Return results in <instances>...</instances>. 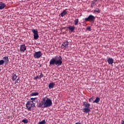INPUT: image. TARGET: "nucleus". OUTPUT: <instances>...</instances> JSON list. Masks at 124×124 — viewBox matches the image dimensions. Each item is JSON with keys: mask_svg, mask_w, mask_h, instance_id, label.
I'll use <instances>...</instances> for the list:
<instances>
[{"mask_svg": "<svg viewBox=\"0 0 124 124\" xmlns=\"http://www.w3.org/2000/svg\"><path fill=\"white\" fill-rule=\"evenodd\" d=\"M52 100L46 96L42 99L41 102L37 105L38 108H48L52 106Z\"/></svg>", "mask_w": 124, "mask_h": 124, "instance_id": "f257e3e1", "label": "nucleus"}, {"mask_svg": "<svg viewBox=\"0 0 124 124\" xmlns=\"http://www.w3.org/2000/svg\"><path fill=\"white\" fill-rule=\"evenodd\" d=\"M62 64V58L61 55H58L52 58L49 62V66L51 65H57L60 66Z\"/></svg>", "mask_w": 124, "mask_h": 124, "instance_id": "f03ea898", "label": "nucleus"}, {"mask_svg": "<svg viewBox=\"0 0 124 124\" xmlns=\"http://www.w3.org/2000/svg\"><path fill=\"white\" fill-rule=\"evenodd\" d=\"M83 112L84 113H89L91 112V104L88 102V101L83 102Z\"/></svg>", "mask_w": 124, "mask_h": 124, "instance_id": "7ed1b4c3", "label": "nucleus"}, {"mask_svg": "<svg viewBox=\"0 0 124 124\" xmlns=\"http://www.w3.org/2000/svg\"><path fill=\"white\" fill-rule=\"evenodd\" d=\"M26 108L28 111H32L34 110V108L35 107V104L33 102H30V100L27 102L26 105Z\"/></svg>", "mask_w": 124, "mask_h": 124, "instance_id": "20e7f679", "label": "nucleus"}, {"mask_svg": "<svg viewBox=\"0 0 124 124\" xmlns=\"http://www.w3.org/2000/svg\"><path fill=\"white\" fill-rule=\"evenodd\" d=\"M94 20H95V17L92 15H90L88 17L85 18L86 22H94Z\"/></svg>", "mask_w": 124, "mask_h": 124, "instance_id": "39448f33", "label": "nucleus"}, {"mask_svg": "<svg viewBox=\"0 0 124 124\" xmlns=\"http://www.w3.org/2000/svg\"><path fill=\"white\" fill-rule=\"evenodd\" d=\"M43 53L41 51H36L34 53L33 57L35 59H39V58L42 57Z\"/></svg>", "mask_w": 124, "mask_h": 124, "instance_id": "423d86ee", "label": "nucleus"}, {"mask_svg": "<svg viewBox=\"0 0 124 124\" xmlns=\"http://www.w3.org/2000/svg\"><path fill=\"white\" fill-rule=\"evenodd\" d=\"M69 45V42L68 41L64 42L62 43L61 46V48L65 50L67 48H68V46Z\"/></svg>", "mask_w": 124, "mask_h": 124, "instance_id": "0eeeda50", "label": "nucleus"}, {"mask_svg": "<svg viewBox=\"0 0 124 124\" xmlns=\"http://www.w3.org/2000/svg\"><path fill=\"white\" fill-rule=\"evenodd\" d=\"M31 31L33 33L34 39L36 40L38 39V37H39V36L38 35V31L36 30L32 29Z\"/></svg>", "mask_w": 124, "mask_h": 124, "instance_id": "6e6552de", "label": "nucleus"}, {"mask_svg": "<svg viewBox=\"0 0 124 124\" xmlns=\"http://www.w3.org/2000/svg\"><path fill=\"white\" fill-rule=\"evenodd\" d=\"M27 50V46H26V44L21 45L19 46V51L20 52H22L24 53L25 51Z\"/></svg>", "mask_w": 124, "mask_h": 124, "instance_id": "1a4fd4ad", "label": "nucleus"}, {"mask_svg": "<svg viewBox=\"0 0 124 124\" xmlns=\"http://www.w3.org/2000/svg\"><path fill=\"white\" fill-rule=\"evenodd\" d=\"M3 60L5 63V65H8L9 63V58H8V56H6L3 57Z\"/></svg>", "mask_w": 124, "mask_h": 124, "instance_id": "9d476101", "label": "nucleus"}, {"mask_svg": "<svg viewBox=\"0 0 124 124\" xmlns=\"http://www.w3.org/2000/svg\"><path fill=\"white\" fill-rule=\"evenodd\" d=\"M108 64H113L114 63V59L112 58H108Z\"/></svg>", "mask_w": 124, "mask_h": 124, "instance_id": "9b49d317", "label": "nucleus"}, {"mask_svg": "<svg viewBox=\"0 0 124 124\" xmlns=\"http://www.w3.org/2000/svg\"><path fill=\"white\" fill-rule=\"evenodd\" d=\"M6 7V4L3 2H0V10L4 9V8Z\"/></svg>", "mask_w": 124, "mask_h": 124, "instance_id": "f8f14e48", "label": "nucleus"}, {"mask_svg": "<svg viewBox=\"0 0 124 124\" xmlns=\"http://www.w3.org/2000/svg\"><path fill=\"white\" fill-rule=\"evenodd\" d=\"M68 29L69 31H71L72 32H73V31H74V30H75V27L74 26H70Z\"/></svg>", "mask_w": 124, "mask_h": 124, "instance_id": "ddd939ff", "label": "nucleus"}, {"mask_svg": "<svg viewBox=\"0 0 124 124\" xmlns=\"http://www.w3.org/2000/svg\"><path fill=\"white\" fill-rule=\"evenodd\" d=\"M54 87H55L54 83L51 82L48 85V88H49V89H50V90H51V89H53V88H54Z\"/></svg>", "mask_w": 124, "mask_h": 124, "instance_id": "4468645a", "label": "nucleus"}, {"mask_svg": "<svg viewBox=\"0 0 124 124\" xmlns=\"http://www.w3.org/2000/svg\"><path fill=\"white\" fill-rule=\"evenodd\" d=\"M96 2V0H94L93 1L92 3H91V7L92 8H93L95 5H96V4L95 3Z\"/></svg>", "mask_w": 124, "mask_h": 124, "instance_id": "2eb2a0df", "label": "nucleus"}, {"mask_svg": "<svg viewBox=\"0 0 124 124\" xmlns=\"http://www.w3.org/2000/svg\"><path fill=\"white\" fill-rule=\"evenodd\" d=\"M66 14H67V12H66V10H64L63 12L61 14V17H63V16H65Z\"/></svg>", "mask_w": 124, "mask_h": 124, "instance_id": "dca6fc26", "label": "nucleus"}, {"mask_svg": "<svg viewBox=\"0 0 124 124\" xmlns=\"http://www.w3.org/2000/svg\"><path fill=\"white\" fill-rule=\"evenodd\" d=\"M38 94H39V93H38V92H34L30 94V95L31 96H36V95H38Z\"/></svg>", "mask_w": 124, "mask_h": 124, "instance_id": "f3484780", "label": "nucleus"}, {"mask_svg": "<svg viewBox=\"0 0 124 124\" xmlns=\"http://www.w3.org/2000/svg\"><path fill=\"white\" fill-rule=\"evenodd\" d=\"M100 101V98L99 97H97L94 101H93V103H98Z\"/></svg>", "mask_w": 124, "mask_h": 124, "instance_id": "a211bd4d", "label": "nucleus"}, {"mask_svg": "<svg viewBox=\"0 0 124 124\" xmlns=\"http://www.w3.org/2000/svg\"><path fill=\"white\" fill-rule=\"evenodd\" d=\"M74 22L75 26H77V25H78V23H79V19L75 18V20H74Z\"/></svg>", "mask_w": 124, "mask_h": 124, "instance_id": "6ab92c4d", "label": "nucleus"}, {"mask_svg": "<svg viewBox=\"0 0 124 124\" xmlns=\"http://www.w3.org/2000/svg\"><path fill=\"white\" fill-rule=\"evenodd\" d=\"M16 79H17V76L16 75V74H15L13 75L12 80H13V81H15Z\"/></svg>", "mask_w": 124, "mask_h": 124, "instance_id": "aec40b11", "label": "nucleus"}, {"mask_svg": "<svg viewBox=\"0 0 124 124\" xmlns=\"http://www.w3.org/2000/svg\"><path fill=\"white\" fill-rule=\"evenodd\" d=\"M46 124V121L45 120H42V121H40L38 124Z\"/></svg>", "mask_w": 124, "mask_h": 124, "instance_id": "412c9836", "label": "nucleus"}, {"mask_svg": "<svg viewBox=\"0 0 124 124\" xmlns=\"http://www.w3.org/2000/svg\"><path fill=\"white\" fill-rule=\"evenodd\" d=\"M22 122L24 123V124H28L29 120H28V119H23L22 120Z\"/></svg>", "mask_w": 124, "mask_h": 124, "instance_id": "4be33fe9", "label": "nucleus"}, {"mask_svg": "<svg viewBox=\"0 0 124 124\" xmlns=\"http://www.w3.org/2000/svg\"><path fill=\"white\" fill-rule=\"evenodd\" d=\"M94 12H97V13H100V10L98 8H96V10H94Z\"/></svg>", "mask_w": 124, "mask_h": 124, "instance_id": "5701e85b", "label": "nucleus"}, {"mask_svg": "<svg viewBox=\"0 0 124 124\" xmlns=\"http://www.w3.org/2000/svg\"><path fill=\"white\" fill-rule=\"evenodd\" d=\"M36 98H31V100H30V101L31 102H34L35 99H36Z\"/></svg>", "mask_w": 124, "mask_h": 124, "instance_id": "b1692460", "label": "nucleus"}, {"mask_svg": "<svg viewBox=\"0 0 124 124\" xmlns=\"http://www.w3.org/2000/svg\"><path fill=\"white\" fill-rule=\"evenodd\" d=\"M4 63V61L3 60H0V65H2Z\"/></svg>", "mask_w": 124, "mask_h": 124, "instance_id": "393cba45", "label": "nucleus"}, {"mask_svg": "<svg viewBox=\"0 0 124 124\" xmlns=\"http://www.w3.org/2000/svg\"><path fill=\"white\" fill-rule=\"evenodd\" d=\"M43 76H44L43 75V74H42V73H41L40 75L39 76L40 79H41V78H42L43 77Z\"/></svg>", "mask_w": 124, "mask_h": 124, "instance_id": "a878e982", "label": "nucleus"}, {"mask_svg": "<svg viewBox=\"0 0 124 124\" xmlns=\"http://www.w3.org/2000/svg\"><path fill=\"white\" fill-rule=\"evenodd\" d=\"M86 30H87V31H92V29H91L90 27L87 28Z\"/></svg>", "mask_w": 124, "mask_h": 124, "instance_id": "bb28decb", "label": "nucleus"}, {"mask_svg": "<svg viewBox=\"0 0 124 124\" xmlns=\"http://www.w3.org/2000/svg\"><path fill=\"white\" fill-rule=\"evenodd\" d=\"M19 78H17L16 81V82H15V84H16V83H17V84H19Z\"/></svg>", "mask_w": 124, "mask_h": 124, "instance_id": "cd10ccee", "label": "nucleus"}, {"mask_svg": "<svg viewBox=\"0 0 124 124\" xmlns=\"http://www.w3.org/2000/svg\"><path fill=\"white\" fill-rule=\"evenodd\" d=\"M34 102H35V103H37V102H38V100H37V98H36V99H35Z\"/></svg>", "mask_w": 124, "mask_h": 124, "instance_id": "c85d7f7f", "label": "nucleus"}, {"mask_svg": "<svg viewBox=\"0 0 124 124\" xmlns=\"http://www.w3.org/2000/svg\"><path fill=\"white\" fill-rule=\"evenodd\" d=\"M39 78V77H38V76H37L34 78V80H37V79H38Z\"/></svg>", "mask_w": 124, "mask_h": 124, "instance_id": "c756f323", "label": "nucleus"}, {"mask_svg": "<svg viewBox=\"0 0 124 124\" xmlns=\"http://www.w3.org/2000/svg\"><path fill=\"white\" fill-rule=\"evenodd\" d=\"M92 99H93L92 98L89 99V102H92Z\"/></svg>", "mask_w": 124, "mask_h": 124, "instance_id": "7c9ffc66", "label": "nucleus"}]
</instances>
